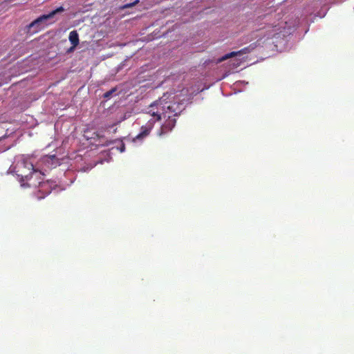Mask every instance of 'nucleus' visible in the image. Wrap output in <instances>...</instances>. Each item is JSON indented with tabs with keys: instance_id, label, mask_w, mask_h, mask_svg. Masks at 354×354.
<instances>
[{
	"instance_id": "obj_11",
	"label": "nucleus",
	"mask_w": 354,
	"mask_h": 354,
	"mask_svg": "<svg viewBox=\"0 0 354 354\" xmlns=\"http://www.w3.org/2000/svg\"><path fill=\"white\" fill-rule=\"evenodd\" d=\"M45 185V183L44 182H39V186L40 187H43Z\"/></svg>"
},
{
	"instance_id": "obj_10",
	"label": "nucleus",
	"mask_w": 354,
	"mask_h": 354,
	"mask_svg": "<svg viewBox=\"0 0 354 354\" xmlns=\"http://www.w3.org/2000/svg\"><path fill=\"white\" fill-rule=\"evenodd\" d=\"M119 149H120V152H124L125 151V145H124V142H120V146L119 147Z\"/></svg>"
},
{
	"instance_id": "obj_9",
	"label": "nucleus",
	"mask_w": 354,
	"mask_h": 354,
	"mask_svg": "<svg viewBox=\"0 0 354 354\" xmlns=\"http://www.w3.org/2000/svg\"><path fill=\"white\" fill-rule=\"evenodd\" d=\"M10 79L5 77L4 75L0 74V87L8 83Z\"/></svg>"
},
{
	"instance_id": "obj_5",
	"label": "nucleus",
	"mask_w": 354,
	"mask_h": 354,
	"mask_svg": "<svg viewBox=\"0 0 354 354\" xmlns=\"http://www.w3.org/2000/svg\"><path fill=\"white\" fill-rule=\"evenodd\" d=\"M68 39L72 45H73V48H76L79 43V35L76 30H73L69 33Z\"/></svg>"
},
{
	"instance_id": "obj_2",
	"label": "nucleus",
	"mask_w": 354,
	"mask_h": 354,
	"mask_svg": "<svg viewBox=\"0 0 354 354\" xmlns=\"http://www.w3.org/2000/svg\"><path fill=\"white\" fill-rule=\"evenodd\" d=\"M64 10V8L60 6L57 9L50 12L48 14L39 16L30 24L25 26L24 29V32L28 35H32L41 31L49 25L55 23L57 21L55 19V15L57 13L62 12Z\"/></svg>"
},
{
	"instance_id": "obj_12",
	"label": "nucleus",
	"mask_w": 354,
	"mask_h": 354,
	"mask_svg": "<svg viewBox=\"0 0 354 354\" xmlns=\"http://www.w3.org/2000/svg\"><path fill=\"white\" fill-rule=\"evenodd\" d=\"M75 48H73V45H72V46L68 49V52H72L74 50Z\"/></svg>"
},
{
	"instance_id": "obj_7",
	"label": "nucleus",
	"mask_w": 354,
	"mask_h": 354,
	"mask_svg": "<svg viewBox=\"0 0 354 354\" xmlns=\"http://www.w3.org/2000/svg\"><path fill=\"white\" fill-rule=\"evenodd\" d=\"M138 3H139V0H135L134 1H133L131 3H126L123 6H122L120 7V9L124 10V9L131 8V7L136 6V4H138Z\"/></svg>"
},
{
	"instance_id": "obj_1",
	"label": "nucleus",
	"mask_w": 354,
	"mask_h": 354,
	"mask_svg": "<svg viewBox=\"0 0 354 354\" xmlns=\"http://www.w3.org/2000/svg\"><path fill=\"white\" fill-rule=\"evenodd\" d=\"M166 95L158 100L153 102L149 107L148 113L153 117L148 122L141 127L140 132L133 138V141L141 140L146 138L153 129L156 121H159L162 118H167L164 124L160 127L157 134L162 136L170 132L176 125V117L180 113V104L176 102L166 101Z\"/></svg>"
},
{
	"instance_id": "obj_3",
	"label": "nucleus",
	"mask_w": 354,
	"mask_h": 354,
	"mask_svg": "<svg viewBox=\"0 0 354 354\" xmlns=\"http://www.w3.org/2000/svg\"><path fill=\"white\" fill-rule=\"evenodd\" d=\"M252 49V48H251L250 46L243 48H242L241 50H240L239 51L231 52L230 53H227V54L223 55L221 58H219L218 59V62H223V61H225V60H226L227 59H230L231 57H234L237 56V55H243V54L249 53H250Z\"/></svg>"
},
{
	"instance_id": "obj_6",
	"label": "nucleus",
	"mask_w": 354,
	"mask_h": 354,
	"mask_svg": "<svg viewBox=\"0 0 354 354\" xmlns=\"http://www.w3.org/2000/svg\"><path fill=\"white\" fill-rule=\"evenodd\" d=\"M26 167H27L29 169L32 170V173L30 175V177L29 180H31L32 178H37L40 177L41 176H43L44 174H41L40 171H37L34 169V166L31 162H26Z\"/></svg>"
},
{
	"instance_id": "obj_4",
	"label": "nucleus",
	"mask_w": 354,
	"mask_h": 354,
	"mask_svg": "<svg viewBox=\"0 0 354 354\" xmlns=\"http://www.w3.org/2000/svg\"><path fill=\"white\" fill-rule=\"evenodd\" d=\"M285 28L283 26H274L271 28L270 30H269V33L268 34V38H273L276 37L277 35H279L280 34L283 33V30H284Z\"/></svg>"
},
{
	"instance_id": "obj_8",
	"label": "nucleus",
	"mask_w": 354,
	"mask_h": 354,
	"mask_svg": "<svg viewBox=\"0 0 354 354\" xmlns=\"http://www.w3.org/2000/svg\"><path fill=\"white\" fill-rule=\"evenodd\" d=\"M116 88H113L111 90L108 91L107 92L104 93L103 95L104 98L105 99H109L113 93L116 91Z\"/></svg>"
}]
</instances>
